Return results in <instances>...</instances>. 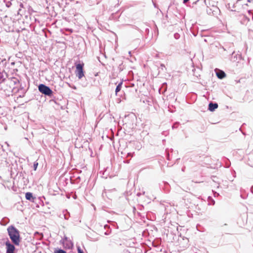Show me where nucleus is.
Returning a JSON list of instances; mask_svg holds the SVG:
<instances>
[{
	"label": "nucleus",
	"instance_id": "f257e3e1",
	"mask_svg": "<svg viewBox=\"0 0 253 253\" xmlns=\"http://www.w3.org/2000/svg\"><path fill=\"white\" fill-rule=\"evenodd\" d=\"M7 231L12 242L15 245H19L20 242L19 232L12 226L9 227Z\"/></svg>",
	"mask_w": 253,
	"mask_h": 253
},
{
	"label": "nucleus",
	"instance_id": "f03ea898",
	"mask_svg": "<svg viewBox=\"0 0 253 253\" xmlns=\"http://www.w3.org/2000/svg\"><path fill=\"white\" fill-rule=\"evenodd\" d=\"M84 64V63H79L76 64V71L75 74L76 76L79 79H81L83 77H84V73L83 71Z\"/></svg>",
	"mask_w": 253,
	"mask_h": 253
},
{
	"label": "nucleus",
	"instance_id": "7ed1b4c3",
	"mask_svg": "<svg viewBox=\"0 0 253 253\" xmlns=\"http://www.w3.org/2000/svg\"><path fill=\"white\" fill-rule=\"evenodd\" d=\"M39 90L41 92L46 95L51 96L52 94V91L50 88L43 84L39 85Z\"/></svg>",
	"mask_w": 253,
	"mask_h": 253
},
{
	"label": "nucleus",
	"instance_id": "20e7f679",
	"mask_svg": "<svg viewBox=\"0 0 253 253\" xmlns=\"http://www.w3.org/2000/svg\"><path fill=\"white\" fill-rule=\"evenodd\" d=\"M5 245L6 246V253H14L15 250L14 246L10 244L9 242H6Z\"/></svg>",
	"mask_w": 253,
	"mask_h": 253
},
{
	"label": "nucleus",
	"instance_id": "39448f33",
	"mask_svg": "<svg viewBox=\"0 0 253 253\" xmlns=\"http://www.w3.org/2000/svg\"><path fill=\"white\" fill-rule=\"evenodd\" d=\"M249 2H250V0H238L237 1V4L245 8L248 6Z\"/></svg>",
	"mask_w": 253,
	"mask_h": 253
},
{
	"label": "nucleus",
	"instance_id": "423d86ee",
	"mask_svg": "<svg viewBox=\"0 0 253 253\" xmlns=\"http://www.w3.org/2000/svg\"><path fill=\"white\" fill-rule=\"evenodd\" d=\"M218 107V105L216 103H210L209 105V109L211 111H214L215 109H216Z\"/></svg>",
	"mask_w": 253,
	"mask_h": 253
},
{
	"label": "nucleus",
	"instance_id": "0eeeda50",
	"mask_svg": "<svg viewBox=\"0 0 253 253\" xmlns=\"http://www.w3.org/2000/svg\"><path fill=\"white\" fill-rule=\"evenodd\" d=\"M25 197H26V199L28 200L33 201L35 199L33 196L32 193H30V192L26 193L25 194Z\"/></svg>",
	"mask_w": 253,
	"mask_h": 253
},
{
	"label": "nucleus",
	"instance_id": "6e6552de",
	"mask_svg": "<svg viewBox=\"0 0 253 253\" xmlns=\"http://www.w3.org/2000/svg\"><path fill=\"white\" fill-rule=\"evenodd\" d=\"M216 75L219 79H223L225 77V74L223 71H220L216 73Z\"/></svg>",
	"mask_w": 253,
	"mask_h": 253
},
{
	"label": "nucleus",
	"instance_id": "1a4fd4ad",
	"mask_svg": "<svg viewBox=\"0 0 253 253\" xmlns=\"http://www.w3.org/2000/svg\"><path fill=\"white\" fill-rule=\"evenodd\" d=\"M122 84H123V81H121L118 84V85L117 86V87H116V90H115L116 95H117L118 92H119L121 90V89L122 88Z\"/></svg>",
	"mask_w": 253,
	"mask_h": 253
},
{
	"label": "nucleus",
	"instance_id": "9d476101",
	"mask_svg": "<svg viewBox=\"0 0 253 253\" xmlns=\"http://www.w3.org/2000/svg\"><path fill=\"white\" fill-rule=\"evenodd\" d=\"M54 253H66V252L63 250H59L55 252Z\"/></svg>",
	"mask_w": 253,
	"mask_h": 253
},
{
	"label": "nucleus",
	"instance_id": "9b49d317",
	"mask_svg": "<svg viewBox=\"0 0 253 253\" xmlns=\"http://www.w3.org/2000/svg\"><path fill=\"white\" fill-rule=\"evenodd\" d=\"M78 253H84L83 251L80 248H78Z\"/></svg>",
	"mask_w": 253,
	"mask_h": 253
},
{
	"label": "nucleus",
	"instance_id": "f8f14e48",
	"mask_svg": "<svg viewBox=\"0 0 253 253\" xmlns=\"http://www.w3.org/2000/svg\"><path fill=\"white\" fill-rule=\"evenodd\" d=\"M38 165V163L34 164V169L35 170L36 169Z\"/></svg>",
	"mask_w": 253,
	"mask_h": 253
},
{
	"label": "nucleus",
	"instance_id": "ddd939ff",
	"mask_svg": "<svg viewBox=\"0 0 253 253\" xmlns=\"http://www.w3.org/2000/svg\"><path fill=\"white\" fill-rule=\"evenodd\" d=\"M189 0H183V2L184 3H186L188 1H189Z\"/></svg>",
	"mask_w": 253,
	"mask_h": 253
},
{
	"label": "nucleus",
	"instance_id": "4468645a",
	"mask_svg": "<svg viewBox=\"0 0 253 253\" xmlns=\"http://www.w3.org/2000/svg\"><path fill=\"white\" fill-rule=\"evenodd\" d=\"M161 66L164 67V65L163 64H161Z\"/></svg>",
	"mask_w": 253,
	"mask_h": 253
},
{
	"label": "nucleus",
	"instance_id": "2eb2a0df",
	"mask_svg": "<svg viewBox=\"0 0 253 253\" xmlns=\"http://www.w3.org/2000/svg\"><path fill=\"white\" fill-rule=\"evenodd\" d=\"M73 88H74V89H76V87H75V86H73Z\"/></svg>",
	"mask_w": 253,
	"mask_h": 253
},
{
	"label": "nucleus",
	"instance_id": "dca6fc26",
	"mask_svg": "<svg viewBox=\"0 0 253 253\" xmlns=\"http://www.w3.org/2000/svg\"><path fill=\"white\" fill-rule=\"evenodd\" d=\"M73 88H74V89H76V87H75V86H73Z\"/></svg>",
	"mask_w": 253,
	"mask_h": 253
}]
</instances>
